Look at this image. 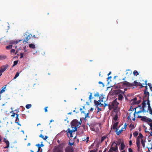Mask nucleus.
<instances>
[{
	"mask_svg": "<svg viewBox=\"0 0 152 152\" xmlns=\"http://www.w3.org/2000/svg\"><path fill=\"white\" fill-rule=\"evenodd\" d=\"M82 123L81 119H80V121H78L77 119H74L71 122V127L72 128L75 129V128H77L79 126V125H80Z\"/></svg>",
	"mask_w": 152,
	"mask_h": 152,
	"instance_id": "f257e3e1",
	"label": "nucleus"
},
{
	"mask_svg": "<svg viewBox=\"0 0 152 152\" xmlns=\"http://www.w3.org/2000/svg\"><path fill=\"white\" fill-rule=\"evenodd\" d=\"M64 145L61 144L54 147L53 152H63Z\"/></svg>",
	"mask_w": 152,
	"mask_h": 152,
	"instance_id": "f03ea898",
	"label": "nucleus"
},
{
	"mask_svg": "<svg viewBox=\"0 0 152 152\" xmlns=\"http://www.w3.org/2000/svg\"><path fill=\"white\" fill-rule=\"evenodd\" d=\"M77 130V128H75V129L73 128L72 130H70L69 128H68L67 129L66 131V133L67 136L68 137L69 136V135H70V137H73L72 133L73 132L76 131Z\"/></svg>",
	"mask_w": 152,
	"mask_h": 152,
	"instance_id": "7ed1b4c3",
	"label": "nucleus"
},
{
	"mask_svg": "<svg viewBox=\"0 0 152 152\" xmlns=\"http://www.w3.org/2000/svg\"><path fill=\"white\" fill-rule=\"evenodd\" d=\"M116 93L119 94L118 95V100L122 101L123 98V96L122 94H124L125 92V91H122L120 89H118L116 91Z\"/></svg>",
	"mask_w": 152,
	"mask_h": 152,
	"instance_id": "20e7f679",
	"label": "nucleus"
},
{
	"mask_svg": "<svg viewBox=\"0 0 152 152\" xmlns=\"http://www.w3.org/2000/svg\"><path fill=\"white\" fill-rule=\"evenodd\" d=\"M23 36L24 38H31L32 37H34V38H35V35H32L31 34L28 32H26Z\"/></svg>",
	"mask_w": 152,
	"mask_h": 152,
	"instance_id": "39448f33",
	"label": "nucleus"
},
{
	"mask_svg": "<svg viewBox=\"0 0 152 152\" xmlns=\"http://www.w3.org/2000/svg\"><path fill=\"white\" fill-rule=\"evenodd\" d=\"M65 152H74V149L72 146H68L65 149Z\"/></svg>",
	"mask_w": 152,
	"mask_h": 152,
	"instance_id": "423d86ee",
	"label": "nucleus"
},
{
	"mask_svg": "<svg viewBox=\"0 0 152 152\" xmlns=\"http://www.w3.org/2000/svg\"><path fill=\"white\" fill-rule=\"evenodd\" d=\"M93 110H94L93 108H92V107H91L90 108V110H88V113H87L86 114L85 113V111H82V110H83L82 108H80V111H81V112L82 113H83L85 115L86 114V115H85V118H87L88 117L89 118V117L88 116V115H89V110H90L91 111H92Z\"/></svg>",
	"mask_w": 152,
	"mask_h": 152,
	"instance_id": "0eeeda50",
	"label": "nucleus"
},
{
	"mask_svg": "<svg viewBox=\"0 0 152 152\" xmlns=\"http://www.w3.org/2000/svg\"><path fill=\"white\" fill-rule=\"evenodd\" d=\"M120 83L121 84L122 86H126L127 87H129L130 83L125 81L122 82Z\"/></svg>",
	"mask_w": 152,
	"mask_h": 152,
	"instance_id": "6e6552de",
	"label": "nucleus"
},
{
	"mask_svg": "<svg viewBox=\"0 0 152 152\" xmlns=\"http://www.w3.org/2000/svg\"><path fill=\"white\" fill-rule=\"evenodd\" d=\"M115 144V147H113L112 146L110 148V149H111L112 150H113V151H114L115 152H117L116 151L118 150V146H117V143H116L115 142H114L113 143V144Z\"/></svg>",
	"mask_w": 152,
	"mask_h": 152,
	"instance_id": "1a4fd4ad",
	"label": "nucleus"
},
{
	"mask_svg": "<svg viewBox=\"0 0 152 152\" xmlns=\"http://www.w3.org/2000/svg\"><path fill=\"white\" fill-rule=\"evenodd\" d=\"M8 66H9L7 64L4 65L1 67V69L0 70H1V71L3 72L8 68Z\"/></svg>",
	"mask_w": 152,
	"mask_h": 152,
	"instance_id": "9d476101",
	"label": "nucleus"
},
{
	"mask_svg": "<svg viewBox=\"0 0 152 152\" xmlns=\"http://www.w3.org/2000/svg\"><path fill=\"white\" fill-rule=\"evenodd\" d=\"M136 143L137 145V147L138 149V150L140 149V140H139V137H137L136 140Z\"/></svg>",
	"mask_w": 152,
	"mask_h": 152,
	"instance_id": "9b49d317",
	"label": "nucleus"
},
{
	"mask_svg": "<svg viewBox=\"0 0 152 152\" xmlns=\"http://www.w3.org/2000/svg\"><path fill=\"white\" fill-rule=\"evenodd\" d=\"M143 118H145L143 119L142 121H145L146 122H150L151 121V119L149 118H147L146 116H143Z\"/></svg>",
	"mask_w": 152,
	"mask_h": 152,
	"instance_id": "f8f14e48",
	"label": "nucleus"
},
{
	"mask_svg": "<svg viewBox=\"0 0 152 152\" xmlns=\"http://www.w3.org/2000/svg\"><path fill=\"white\" fill-rule=\"evenodd\" d=\"M144 94H145V95L144 97V99H145L146 97H147V99H149V93L147 91H144Z\"/></svg>",
	"mask_w": 152,
	"mask_h": 152,
	"instance_id": "ddd939ff",
	"label": "nucleus"
},
{
	"mask_svg": "<svg viewBox=\"0 0 152 152\" xmlns=\"http://www.w3.org/2000/svg\"><path fill=\"white\" fill-rule=\"evenodd\" d=\"M135 86H136V87L137 86H140V88H142L144 87V86H142V84L140 82H137L135 80Z\"/></svg>",
	"mask_w": 152,
	"mask_h": 152,
	"instance_id": "4468645a",
	"label": "nucleus"
},
{
	"mask_svg": "<svg viewBox=\"0 0 152 152\" xmlns=\"http://www.w3.org/2000/svg\"><path fill=\"white\" fill-rule=\"evenodd\" d=\"M109 109V110H111L113 108H114L115 106L113 102L110 103L108 104Z\"/></svg>",
	"mask_w": 152,
	"mask_h": 152,
	"instance_id": "2eb2a0df",
	"label": "nucleus"
},
{
	"mask_svg": "<svg viewBox=\"0 0 152 152\" xmlns=\"http://www.w3.org/2000/svg\"><path fill=\"white\" fill-rule=\"evenodd\" d=\"M4 142H5V143H6L7 145V146L4 147V148H8L9 146L10 145L9 141L7 140H6L5 138L4 139Z\"/></svg>",
	"mask_w": 152,
	"mask_h": 152,
	"instance_id": "dca6fc26",
	"label": "nucleus"
},
{
	"mask_svg": "<svg viewBox=\"0 0 152 152\" xmlns=\"http://www.w3.org/2000/svg\"><path fill=\"white\" fill-rule=\"evenodd\" d=\"M118 125V122H116L113 125V129L114 130L116 129L115 132L117 131L118 130V129L117 128V127Z\"/></svg>",
	"mask_w": 152,
	"mask_h": 152,
	"instance_id": "f3484780",
	"label": "nucleus"
},
{
	"mask_svg": "<svg viewBox=\"0 0 152 152\" xmlns=\"http://www.w3.org/2000/svg\"><path fill=\"white\" fill-rule=\"evenodd\" d=\"M22 41L21 39H20V40H19L18 41H13V40H11L10 42V44H18L19 43V42L21 41Z\"/></svg>",
	"mask_w": 152,
	"mask_h": 152,
	"instance_id": "a211bd4d",
	"label": "nucleus"
},
{
	"mask_svg": "<svg viewBox=\"0 0 152 152\" xmlns=\"http://www.w3.org/2000/svg\"><path fill=\"white\" fill-rule=\"evenodd\" d=\"M115 106V107H118V105L119 104L118 102L117 101L116 99H115L112 102Z\"/></svg>",
	"mask_w": 152,
	"mask_h": 152,
	"instance_id": "6ab92c4d",
	"label": "nucleus"
},
{
	"mask_svg": "<svg viewBox=\"0 0 152 152\" xmlns=\"http://www.w3.org/2000/svg\"><path fill=\"white\" fill-rule=\"evenodd\" d=\"M101 102L100 100H99L98 101H96V100H95L94 101V103L95 104V105L97 107H98V106L99 105V103Z\"/></svg>",
	"mask_w": 152,
	"mask_h": 152,
	"instance_id": "aec40b11",
	"label": "nucleus"
},
{
	"mask_svg": "<svg viewBox=\"0 0 152 152\" xmlns=\"http://www.w3.org/2000/svg\"><path fill=\"white\" fill-rule=\"evenodd\" d=\"M120 146H121L120 149L121 150H122L124 149V148H125V144H124V142H121V143Z\"/></svg>",
	"mask_w": 152,
	"mask_h": 152,
	"instance_id": "412c9836",
	"label": "nucleus"
},
{
	"mask_svg": "<svg viewBox=\"0 0 152 152\" xmlns=\"http://www.w3.org/2000/svg\"><path fill=\"white\" fill-rule=\"evenodd\" d=\"M7 57L6 56L4 55H0V60H3L6 59Z\"/></svg>",
	"mask_w": 152,
	"mask_h": 152,
	"instance_id": "4be33fe9",
	"label": "nucleus"
},
{
	"mask_svg": "<svg viewBox=\"0 0 152 152\" xmlns=\"http://www.w3.org/2000/svg\"><path fill=\"white\" fill-rule=\"evenodd\" d=\"M39 137H40L42 138L43 139H44V140H46L48 138V136H44L42 134H41L39 135Z\"/></svg>",
	"mask_w": 152,
	"mask_h": 152,
	"instance_id": "5701e85b",
	"label": "nucleus"
},
{
	"mask_svg": "<svg viewBox=\"0 0 152 152\" xmlns=\"http://www.w3.org/2000/svg\"><path fill=\"white\" fill-rule=\"evenodd\" d=\"M147 148H148L149 151V149H152V144L151 143H148V146Z\"/></svg>",
	"mask_w": 152,
	"mask_h": 152,
	"instance_id": "b1692460",
	"label": "nucleus"
},
{
	"mask_svg": "<svg viewBox=\"0 0 152 152\" xmlns=\"http://www.w3.org/2000/svg\"><path fill=\"white\" fill-rule=\"evenodd\" d=\"M29 47L31 49H34L35 48V45L32 43L29 45Z\"/></svg>",
	"mask_w": 152,
	"mask_h": 152,
	"instance_id": "393cba45",
	"label": "nucleus"
},
{
	"mask_svg": "<svg viewBox=\"0 0 152 152\" xmlns=\"http://www.w3.org/2000/svg\"><path fill=\"white\" fill-rule=\"evenodd\" d=\"M123 131V130L122 129L118 131V130L116 132V134L117 135H119Z\"/></svg>",
	"mask_w": 152,
	"mask_h": 152,
	"instance_id": "a878e982",
	"label": "nucleus"
},
{
	"mask_svg": "<svg viewBox=\"0 0 152 152\" xmlns=\"http://www.w3.org/2000/svg\"><path fill=\"white\" fill-rule=\"evenodd\" d=\"M147 102V100H144L142 102V107H145V106L146 105V102Z\"/></svg>",
	"mask_w": 152,
	"mask_h": 152,
	"instance_id": "bb28decb",
	"label": "nucleus"
},
{
	"mask_svg": "<svg viewBox=\"0 0 152 152\" xmlns=\"http://www.w3.org/2000/svg\"><path fill=\"white\" fill-rule=\"evenodd\" d=\"M12 48V45H9L6 46V48L7 50H9Z\"/></svg>",
	"mask_w": 152,
	"mask_h": 152,
	"instance_id": "cd10ccee",
	"label": "nucleus"
},
{
	"mask_svg": "<svg viewBox=\"0 0 152 152\" xmlns=\"http://www.w3.org/2000/svg\"><path fill=\"white\" fill-rule=\"evenodd\" d=\"M31 106L32 105L31 104H27L26 105V109H28L30 108Z\"/></svg>",
	"mask_w": 152,
	"mask_h": 152,
	"instance_id": "c85d7f7f",
	"label": "nucleus"
},
{
	"mask_svg": "<svg viewBox=\"0 0 152 152\" xmlns=\"http://www.w3.org/2000/svg\"><path fill=\"white\" fill-rule=\"evenodd\" d=\"M138 134V132L135 131L133 133V136L134 137H136Z\"/></svg>",
	"mask_w": 152,
	"mask_h": 152,
	"instance_id": "c756f323",
	"label": "nucleus"
},
{
	"mask_svg": "<svg viewBox=\"0 0 152 152\" xmlns=\"http://www.w3.org/2000/svg\"><path fill=\"white\" fill-rule=\"evenodd\" d=\"M135 81H134L133 83H130L129 87L135 86Z\"/></svg>",
	"mask_w": 152,
	"mask_h": 152,
	"instance_id": "7c9ffc66",
	"label": "nucleus"
},
{
	"mask_svg": "<svg viewBox=\"0 0 152 152\" xmlns=\"http://www.w3.org/2000/svg\"><path fill=\"white\" fill-rule=\"evenodd\" d=\"M107 138V136H104L102 137L101 140V142H102L106 138Z\"/></svg>",
	"mask_w": 152,
	"mask_h": 152,
	"instance_id": "2f4dec72",
	"label": "nucleus"
},
{
	"mask_svg": "<svg viewBox=\"0 0 152 152\" xmlns=\"http://www.w3.org/2000/svg\"><path fill=\"white\" fill-rule=\"evenodd\" d=\"M141 143L142 145V146L143 148L145 147V144L144 142L143 141L142 139H141Z\"/></svg>",
	"mask_w": 152,
	"mask_h": 152,
	"instance_id": "473e14b6",
	"label": "nucleus"
},
{
	"mask_svg": "<svg viewBox=\"0 0 152 152\" xmlns=\"http://www.w3.org/2000/svg\"><path fill=\"white\" fill-rule=\"evenodd\" d=\"M114 112L115 113H117L118 112V107H114L113 110Z\"/></svg>",
	"mask_w": 152,
	"mask_h": 152,
	"instance_id": "72a5a7b5",
	"label": "nucleus"
},
{
	"mask_svg": "<svg viewBox=\"0 0 152 152\" xmlns=\"http://www.w3.org/2000/svg\"><path fill=\"white\" fill-rule=\"evenodd\" d=\"M133 74L134 75H136L137 76V75L139 74L137 71L136 70H134L133 72Z\"/></svg>",
	"mask_w": 152,
	"mask_h": 152,
	"instance_id": "f704fd0d",
	"label": "nucleus"
},
{
	"mask_svg": "<svg viewBox=\"0 0 152 152\" xmlns=\"http://www.w3.org/2000/svg\"><path fill=\"white\" fill-rule=\"evenodd\" d=\"M129 128H131L130 129L131 130H132L134 128V125L132 124H131L129 126Z\"/></svg>",
	"mask_w": 152,
	"mask_h": 152,
	"instance_id": "c9c22d12",
	"label": "nucleus"
},
{
	"mask_svg": "<svg viewBox=\"0 0 152 152\" xmlns=\"http://www.w3.org/2000/svg\"><path fill=\"white\" fill-rule=\"evenodd\" d=\"M93 98L92 97V93H91L90 94L89 96V100H90V102H91V99Z\"/></svg>",
	"mask_w": 152,
	"mask_h": 152,
	"instance_id": "e433bc0d",
	"label": "nucleus"
},
{
	"mask_svg": "<svg viewBox=\"0 0 152 152\" xmlns=\"http://www.w3.org/2000/svg\"><path fill=\"white\" fill-rule=\"evenodd\" d=\"M18 62V61H14V62L13 65L12 66V67H13V66H15V65H16L17 64Z\"/></svg>",
	"mask_w": 152,
	"mask_h": 152,
	"instance_id": "4c0bfd02",
	"label": "nucleus"
},
{
	"mask_svg": "<svg viewBox=\"0 0 152 152\" xmlns=\"http://www.w3.org/2000/svg\"><path fill=\"white\" fill-rule=\"evenodd\" d=\"M16 120L15 121V122H16L17 121V120L18 121L19 120L18 117L19 115L18 114H16Z\"/></svg>",
	"mask_w": 152,
	"mask_h": 152,
	"instance_id": "58836bf2",
	"label": "nucleus"
},
{
	"mask_svg": "<svg viewBox=\"0 0 152 152\" xmlns=\"http://www.w3.org/2000/svg\"><path fill=\"white\" fill-rule=\"evenodd\" d=\"M19 73L18 72H17L15 75V76L14 77V79L16 78L17 77H18L19 76Z\"/></svg>",
	"mask_w": 152,
	"mask_h": 152,
	"instance_id": "ea45409f",
	"label": "nucleus"
},
{
	"mask_svg": "<svg viewBox=\"0 0 152 152\" xmlns=\"http://www.w3.org/2000/svg\"><path fill=\"white\" fill-rule=\"evenodd\" d=\"M118 118V115H117V114H116L115 115L114 118H113V119L114 120L116 121L117 119Z\"/></svg>",
	"mask_w": 152,
	"mask_h": 152,
	"instance_id": "a19ab883",
	"label": "nucleus"
},
{
	"mask_svg": "<svg viewBox=\"0 0 152 152\" xmlns=\"http://www.w3.org/2000/svg\"><path fill=\"white\" fill-rule=\"evenodd\" d=\"M137 137H139V140H140V138H142L143 137V136L142 134L141 133H140L139 134V136H138Z\"/></svg>",
	"mask_w": 152,
	"mask_h": 152,
	"instance_id": "79ce46f5",
	"label": "nucleus"
},
{
	"mask_svg": "<svg viewBox=\"0 0 152 152\" xmlns=\"http://www.w3.org/2000/svg\"><path fill=\"white\" fill-rule=\"evenodd\" d=\"M150 101L149 99H147V104H148V106L150 105Z\"/></svg>",
	"mask_w": 152,
	"mask_h": 152,
	"instance_id": "37998d69",
	"label": "nucleus"
},
{
	"mask_svg": "<svg viewBox=\"0 0 152 152\" xmlns=\"http://www.w3.org/2000/svg\"><path fill=\"white\" fill-rule=\"evenodd\" d=\"M138 118H141V120L142 121V119H145L144 118H143V116H138L137 117Z\"/></svg>",
	"mask_w": 152,
	"mask_h": 152,
	"instance_id": "c03bdc74",
	"label": "nucleus"
},
{
	"mask_svg": "<svg viewBox=\"0 0 152 152\" xmlns=\"http://www.w3.org/2000/svg\"><path fill=\"white\" fill-rule=\"evenodd\" d=\"M104 103H101V102H100V103H99V107H102L104 105Z\"/></svg>",
	"mask_w": 152,
	"mask_h": 152,
	"instance_id": "a18cd8bd",
	"label": "nucleus"
},
{
	"mask_svg": "<svg viewBox=\"0 0 152 152\" xmlns=\"http://www.w3.org/2000/svg\"><path fill=\"white\" fill-rule=\"evenodd\" d=\"M48 107H45L44 110H45V112H48L47 108H48Z\"/></svg>",
	"mask_w": 152,
	"mask_h": 152,
	"instance_id": "49530a36",
	"label": "nucleus"
},
{
	"mask_svg": "<svg viewBox=\"0 0 152 152\" xmlns=\"http://www.w3.org/2000/svg\"><path fill=\"white\" fill-rule=\"evenodd\" d=\"M27 39V40H26L25 39H24L23 41V43H24L25 44H26L27 42V41H28V39Z\"/></svg>",
	"mask_w": 152,
	"mask_h": 152,
	"instance_id": "de8ad7c7",
	"label": "nucleus"
},
{
	"mask_svg": "<svg viewBox=\"0 0 152 152\" xmlns=\"http://www.w3.org/2000/svg\"><path fill=\"white\" fill-rule=\"evenodd\" d=\"M148 110H149V111H150V110H152L151 107L150 105L148 106Z\"/></svg>",
	"mask_w": 152,
	"mask_h": 152,
	"instance_id": "09e8293b",
	"label": "nucleus"
},
{
	"mask_svg": "<svg viewBox=\"0 0 152 152\" xmlns=\"http://www.w3.org/2000/svg\"><path fill=\"white\" fill-rule=\"evenodd\" d=\"M15 52V50L14 49H12L11 50V53H14Z\"/></svg>",
	"mask_w": 152,
	"mask_h": 152,
	"instance_id": "8fccbe9b",
	"label": "nucleus"
},
{
	"mask_svg": "<svg viewBox=\"0 0 152 152\" xmlns=\"http://www.w3.org/2000/svg\"><path fill=\"white\" fill-rule=\"evenodd\" d=\"M133 100L134 101V103H135V102H136V101L137 100V98L136 97H135V98H134L132 100Z\"/></svg>",
	"mask_w": 152,
	"mask_h": 152,
	"instance_id": "3c124183",
	"label": "nucleus"
},
{
	"mask_svg": "<svg viewBox=\"0 0 152 152\" xmlns=\"http://www.w3.org/2000/svg\"><path fill=\"white\" fill-rule=\"evenodd\" d=\"M98 111L97 112V113H98L100 111L102 110V109L99 108V107H97Z\"/></svg>",
	"mask_w": 152,
	"mask_h": 152,
	"instance_id": "603ef678",
	"label": "nucleus"
},
{
	"mask_svg": "<svg viewBox=\"0 0 152 152\" xmlns=\"http://www.w3.org/2000/svg\"><path fill=\"white\" fill-rule=\"evenodd\" d=\"M140 100H139V101H138L137 102H135V104H139L140 103Z\"/></svg>",
	"mask_w": 152,
	"mask_h": 152,
	"instance_id": "864d4df0",
	"label": "nucleus"
},
{
	"mask_svg": "<svg viewBox=\"0 0 152 152\" xmlns=\"http://www.w3.org/2000/svg\"><path fill=\"white\" fill-rule=\"evenodd\" d=\"M151 123L148 124L152 128V120H151Z\"/></svg>",
	"mask_w": 152,
	"mask_h": 152,
	"instance_id": "5fc2aeb1",
	"label": "nucleus"
},
{
	"mask_svg": "<svg viewBox=\"0 0 152 152\" xmlns=\"http://www.w3.org/2000/svg\"><path fill=\"white\" fill-rule=\"evenodd\" d=\"M16 113H13L12 115H11L12 117H15V115H16Z\"/></svg>",
	"mask_w": 152,
	"mask_h": 152,
	"instance_id": "6e6d98bb",
	"label": "nucleus"
},
{
	"mask_svg": "<svg viewBox=\"0 0 152 152\" xmlns=\"http://www.w3.org/2000/svg\"><path fill=\"white\" fill-rule=\"evenodd\" d=\"M132 144V141L130 140L129 141V145L131 146Z\"/></svg>",
	"mask_w": 152,
	"mask_h": 152,
	"instance_id": "4d7b16f0",
	"label": "nucleus"
},
{
	"mask_svg": "<svg viewBox=\"0 0 152 152\" xmlns=\"http://www.w3.org/2000/svg\"><path fill=\"white\" fill-rule=\"evenodd\" d=\"M20 58H21L23 57V53H21L20 54Z\"/></svg>",
	"mask_w": 152,
	"mask_h": 152,
	"instance_id": "13d9d810",
	"label": "nucleus"
},
{
	"mask_svg": "<svg viewBox=\"0 0 152 152\" xmlns=\"http://www.w3.org/2000/svg\"><path fill=\"white\" fill-rule=\"evenodd\" d=\"M129 152H133L132 149L131 148H129Z\"/></svg>",
	"mask_w": 152,
	"mask_h": 152,
	"instance_id": "bf43d9fd",
	"label": "nucleus"
},
{
	"mask_svg": "<svg viewBox=\"0 0 152 152\" xmlns=\"http://www.w3.org/2000/svg\"><path fill=\"white\" fill-rule=\"evenodd\" d=\"M36 146H37L38 148H39V147H41V146L40 144H38L36 145Z\"/></svg>",
	"mask_w": 152,
	"mask_h": 152,
	"instance_id": "052dcab7",
	"label": "nucleus"
},
{
	"mask_svg": "<svg viewBox=\"0 0 152 152\" xmlns=\"http://www.w3.org/2000/svg\"><path fill=\"white\" fill-rule=\"evenodd\" d=\"M96 150L94 149L92 150H91L90 151V152H96Z\"/></svg>",
	"mask_w": 152,
	"mask_h": 152,
	"instance_id": "680f3d73",
	"label": "nucleus"
},
{
	"mask_svg": "<svg viewBox=\"0 0 152 152\" xmlns=\"http://www.w3.org/2000/svg\"><path fill=\"white\" fill-rule=\"evenodd\" d=\"M41 149V152L42 151V149L41 148V147H39V148H38V151H40Z\"/></svg>",
	"mask_w": 152,
	"mask_h": 152,
	"instance_id": "e2e57ef3",
	"label": "nucleus"
},
{
	"mask_svg": "<svg viewBox=\"0 0 152 152\" xmlns=\"http://www.w3.org/2000/svg\"><path fill=\"white\" fill-rule=\"evenodd\" d=\"M69 144L70 145L72 146V145H74V143H70V142H69Z\"/></svg>",
	"mask_w": 152,
	"mask_h": 152,
	"instance_id": "0e129e2a",
	"label": "nucleus"
},
{
	"mask_svg": "<svg viewBox=\"0 0 152 152\" xmlns=\"http://www.w3.org/2000/svg\"><path fill=\"white\" fill-rule=\"evenodd\" d=\"M147 85H148L149 87H150L152 86L151 84L150 83H148Z\"/></svg>",
	"mask_w": 152,
	"mask_h": 152,
	"instance_id": "69168bd1",
	"label": "nucleus"
},
{
	"mask_svg": "<svg viewBox=\"0 0 152 152\" xmlns=\"http://www.w3.org/2000/svg\"><path fill=\"white\" fill-rule=\"evenodd\" d=\"M99 84H102V85L103 86H104V84L102 83V82H101V81H99Z\"/></svg>",
	"mask_w": 152,
	"mask_h": 152,
	"instance_id": "338daca9",
	"label": "nucleus"
},
{
	"mask_svg": "<svg viewBox=\"0 0 152 152\" xmlns=\"http://www.w3.org/2000/svg\"><path fill=\"white\" fill-rule=\"evenodd\" d=\"M127 126V124L126 123H125L124 124V127H125L126 128Z\"/></svg>",
	"mask_w": 152,
	"mask_h": 152,
	"instance_id": "774afa93",
	"label": "nucleus"
}]
</instances>
